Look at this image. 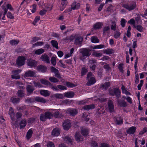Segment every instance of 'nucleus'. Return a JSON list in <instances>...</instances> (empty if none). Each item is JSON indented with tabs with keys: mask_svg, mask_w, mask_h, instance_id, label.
<instances>
[{
	"mask_svg": "<svg viewBox=\"0 0 147 147\" xmlns=\"http://www.w3.org/2000/svg\"><path fill=\"white\" fill-rule=\"evenodd\" d=\"M104 47V45H100L94 46L93 47V49H100L103 48Z\"/></svg>",
	"mask_w": 147,
	"mask_h": 147,
	"instance_id": "6e6d98bb",
	"label": "nucleus"
},
{
	"mask_svg": "<svg viewBox=\"0 0 147 147\" xmlns=\"http://www.w3.org/2000/svg\"><path fill=\"white\" fill-rule=\"evenodd\" d=\"M91 41L92 42L96 43L99 42V40L96 36H92L91 38Z\"/></svg>",
	"mask_w": 147,
	"mask_h": 147,
	"instance_id": "a878e982",
	"label": "nucleus"
},
{
	"mask_svg": "<svg viewBox=\"0 0 147 147\" xmlns=\"http://www.w3.org/2000/svg\"><path fill=\"white\" fill-rule=\"evenodd\" d=\"M54 96L56 98L62 99L64 98V95L60 93H56L54 95Z\"/></svg>",
	"mask_w": 147,
	"mask_h": 147,
	"instance_id": "473e14b6",
	"label": "nucleus"
},
{
	"mask_svg": "<svg viewBox=\"0 0 147 147\" xmlns=\"http://www.w3.org/2000/svg\"><path fill=\"white\" fill-rule=\"evenodd\" d=\"M75 138L76 140L78 142L82 141L83 138L80 135L79 132H77L75 135Z\"/></svg>",
	"mask_w": 147,
	"mask_h": 147,
	"instance_id": "5701e85b",
	"label": "nucleus"
},
{
	"mask_svg": "<svg viewBox=\"0 0 147 147\" xmlns=\"http://www.w3.org/2000/svg\"><path fill=\"white\" fill-rule=\"evenodd\" d=\"M9 114L11 119L13 121L14 120V110L12 107H10L9 110Z\"/></svg>",
	"mask_w": 147,
	"mask_h": 147,
	"instance_id": "4be33fe9",
	"label": "nucleus"
},
{
	"mask_svg": "<svg viewBox=\"0 0 147 147\" xmlns=\"http://www.w3.org/2000/svg\"><path fill=\"white\" fill-rule=\"evenodd\" d=\"M80 4L79 3H77L76 2H74L71 6V7L66 9L65 11L66 12H70L72 10L78 9L80 7Z\"/></svg>",
	"mask_w": 147,
	"mask_h": 147,
	"instance_id": "7ed1b4c3",
	"label": "nucleus"
},
{
	"mask_svg": "<svg viewBox=\"0 0 147 147\" xmlns=\"http://www.w3.org/2000/svg\"><path fill=\"white\" fill-rule=\"evenodd\" d=\"M35 100L37 102L45 103L46 101L45 99L42 97H36L35 98Z\"/></svg>",
	"mask_w": 147,
	"mask_h": 147,
	"instance_id": "bb28decb",
	"label": "nucleus"
},
{
	"mask_svg": "<svg viewBox=\"0 0 147 147\" xmlns=\"http://www.w3.org/2000/svg\"><path fill=\"white\" fill-rule=\"evenodd\" d=\"M51 64L53 65H55L56 64V59L55 57H52L51 60Z\"/></svg>",
	"mask_w": 147,
	"mask_h": 147,
	"instance_id": "5fc2aeb1",
	"label": "nucleus"
},
{
	"mask_svg": "<svg viewBox=\"0 0 147 147\" xmlns=\"http://www.w3.org/2000/svg\"><path fill=\"white\" fill-rule=\"evenodd\" d=\"M51 44L53 47L55 48L56 49H58V43L55 40H52L51 42Z\"/></svg>",
	"mask_w": 147,
	"mask_h": 147,
	"instance_id": "58836bf2",
	"label": "nucleus"
},
{
	"mask_svg": "<svg viewBox=\"0 0 147 147\" xmlns=\"http://www.w3.org/2000/svg\"><path fill=\"white\" fill-rule=\"evenodd\" d=\"M66 85L67 87L69 88H73L76 86V85L69 82H67L66 83Z\"/></svg>",
	"mask_w": 147,
	"mask_h": 147,
	"instance_id": "052dcab7",
	"label": "nucleus"
},
{
	"mask_svg": "<svg viewBox=\"0 0 147 147\" xmlns=\"http://www.w3.org/2000/svg\"><path fill=\"white\" fill-rule=\"evenodd\" d=\"M27 64L31 68L35 67L36 66L37 62L34 60L29 59L27 61Z\"/></svg>",
	"mask_w": 147,
	"mask_h": 147,
	"instance_id": "9d476101",
	"label": "nucleus"
},
{
	"mask_svg": "<svg viewBox=\"0 0 147 147\" xmlns=\"http://www.w3.org/2000/svg\"><path fill=\"white\" fill-rule=\"evenodd\" d=\"M116 26L117 25L115 22L113 21L111 26V29L114 31L116 29Z\"/></svg>",
	"mask_w": 147,
	"mask_h": 147,
	"instance_id": "4c0bfd02",
	"label": "nucleus"
},
{
	"mask_svg": "<svg viewBox=\"0 0 147 147\" xmlns=\"http://www.w3.org/2000/svg\"><path fill=\"white\" fill-rule=\"evenodd\" d=\"M118 103L120 107H125L127 105L126 102L123 100H119L118 101Z\"/></svg>",
	"mask_w": 147,
	"mask_h": 147,
	"instance_id": "c756f323",
	"label": "nucleus"
},
{
	"mask_svg": "<svg viewBox=\"0 0 147 147\" xmlns=\"http://www.w3.org/2000/svg\"><path fill=\"white\" fill-rule=\"evenodd\" d=\"M92 74L91 72H89L87 74V79L88 80V82L86 84L88 86H91L94 84L96 82L95 79L94 78L91 77Z\"/></svg>",
	"mask_w": 147,
	"mask_h": 147,
	"instance_id": "f03ea898",
	"label": "nucleus"
},
{
	"mask_svg": "<svg viewBox=\"0 0 147 147\" xmlns=\"http://www.w3.org/2000/svg\"><path fill=\"white\" fill-rule=\"evenodd\" d=\"M40 120L42 121H45L46 119H47L45 113L44 114H42L40 115Z\"/></svg>",
	"mask_w": 147,
	"mask_h": 147,
	"instance_id": "de8ad7c7",
	"label": "nucleus"
},
{
	"mask_svg": "<svg viewBox=\"0 0 147 147\" xmlns=\"http://www.w3.org/2000/svg\"><path fill=\"white\" fill-rule=\"evenodd\" d=\"M36 72L33 71L29 70L24 73V77L26 78L28 77H33L35 76Z\"/></svg>",
	"mask_w": 147,
	"mask_h": 147,
	"instance_id": "0eeeda50",
	"label": "nucleus"
},
{
	"mask_svg": "<svg viewBox=\"0 0 147 147\" xmlns=\"http://www.w3.org/2000/svg\"><path fill=\"white\" fill-rule=\"evenodd\" d=\"M26 125V120H24L21 121L20 123V129H22Z\"/></svg>",
	"mask_w": 147,
	"mask_h": 147,
	"instance_id": "a19ab883",
	"label": "nucleus"
},
{
	"mask_svg": "<svg viewBox=\"0 0 147 147\" xmlns=\"http://www.w3.org/2000/svg\"><path fill=\"white\" fill-rule=\"evenodd\" d=\"M91 146L92 147H98L97 143L94 141H92L90 143Z\"/></svg>",
	"mask_w": 147,
	"mask_h": 147,
	"instance_id": "774afa93",
	"label": "nucleus"
},
{
	"mask_svg": "<svg viewBox=\"0 0 147 147\" xmlns=\"http://www.w3.org/2000/svg\"><path fill=\"white\" fill-rule=\"evenodd\" d=\"M71 123L70 120H65L63 124V127L65 130H68L71 127Z\"/></svg>",
	"mask_w": 147,
	"mask_h": 147,
	"instance_id": "1a4fd4ad",
	"label": "nucleus"
},
{
	"mask_svg": "<svg viewBox=\"0 0 147 147\" xmlns=\"http://www.w3.org/2000/svg\"><path fill=\"white\" fill-rule=\"evenodd\" d=\"M83 40V38L81 37H78L75 40V43L77 45H78L81 43Z\"/></svg>",
	"mask_w": 147,
	"mask_h": 147,
	"instance_id": "f704fd0d",
	"label": "nucleus"
},
{
	"mask_svg": "<svg viewBox=\"0 0 147 147\" xmlns=\"http://www.w3.org/2000/svg\"><path fill=\"white\" fill-rule=\"evenodd\" d=\"M92 55L96 57H100L102 55V53L99 51H96L94 52Z\"/></svg>",
	"mask_w": 147,
	"mask_h": 147,
	"instance_id": "79ce46f5",
	"label": "nucleus"
},
{
	"mask_svg": "<svg viewBox=\"0 0 147 147\" xmlns=\"http://www.w3.org/2000/svg\"><path fill=\"white\" fill-rule=\"evenodd\" d=\"M136 128L135 126H132L129 127L127 130V134H133L135 132Z\"/></svg>",
	"mask_w": 147,
	"mask_h": 147,
	"instance_id": "6ab92c4d",
	"label": "nucleus"
},
{
	"mask_svg": "<svg viewBox=\"0 0 147 147\" xmlns=\"http://www.w3.org/2000/svg\"><path fill=\"white\" fill-rule=\"evenodd\" d=\"M67 0H61L62 2L61 5H62V7L60 8V10L61 11L63 10L65 7V5L66 3H65V1Z\"/></svg>",
	"mask_w": 147,
	"mask_h": 147,
	"instance_id": "49530a36",
	"label": "nucleus"
},
{
	"mask_svg": "<svg viewBox=\"0 0 147 147\" xmlns=\"http://www.w3.org/2000/svg\"><path fill=\"white\" fill-rule=\"evenodd\" d=\"M60 134V130L59 128H55L53 129L52 132V135L54 136H59Z\"/></svg>",
	"mask_w": 147,
	"mask_h": 147,
	"instance_id": "a211bd4d",
	"label": "nucleus"
},
{
	"mask_svg": "<svg viewBox=\"0 0 147 147\" xmlns=\"http://www.w3.org/2000/svg\"><path fill=\"white\" fill-rule=\"evenodd\" d=\"M103 24L100 22H97L93 26V27L95 29L101 28L103 26Z\"/></svg>",
	"mask_w": 147,
	"mask_h": 147,
	"instance_id": "b1692460",
	"label": "nucleus"
},
{
	"mask_svg": "<svg viewBox=\"0 0 147 147\" xmlns=\"http://www.w3.org/2000/svg\"><path fill=\"white\" fill-rule=\"evenodd\" d=\"M71 102V101L68 100H65L61 101L60 103V105H67Z\"/></svg>",
	"mask_w": 147,
	"mask_h": 147,
	"instance_id": "ea45409f",
	"label": "nucleus"
},
{
	"mask_svg": "<svg viewBox=\"0 0 147 147\" xmlns=\"http://www.w3.org/2000/svg\"><path fill=\"white\" fill-rule=\"evenodd\" d=\"M33 133L31 129H30L28 131L26 135V138L27 139H30L32 136Z\"/></svg>",
	"mask_w": 147,
	"mask_h": 147,
	"instance_id": "e433bc0d",
	"label": "nucleus"
},
{
	"mask_svg": "<svg viewBox=\"0 0 147 147\" xmlns=\"http://www.w3.org/2000/svg\"><path fill=\"white\" fill-rule=\"evenodd\" d=\"M74 51L73 48L71 49L70 50V53L66 54L65 55V58H68L71 56V55L73 53Z\"/></svg>",
	"mask_w": 147,
	"mask_h": 147,
	"instance_id": "09e8293b",
	"label": "nucleus"
},
{
	"mask_svg": "<svg viewBox=\"0 0 147 147\" xmlns=\"http://www.w3.org/2000/svg\"><path fill=\"white\" fill-rule=\"evenodd\" d=\"M40 59L43 61H45L48 63H50L49 59L48 56L46 54H44L41 56Z\"/></svg>",
	"mask_w": 147,
	"mask_h": 147,
	"instance_id": "f3484780",
	"label": "nucleus"
},
{
	"mask_svg": "<svg viewBox=\"0 0 147 147\" xmlns=\"http://www.w3.org/2000/svg\"><path fill=\"white\" fill-rule=\"evenodd\" d=\"M40 81L42 84H43L49 86L51 85V83L46 80L42 79L40 80Z\"/></svg>",
	"mask_w": 147,
	"mask_h": 147,
	"instance_id": "2f4dec72",
	"label": "nucleus"
},
{
	"mask_svg": "<svg viewBox=\"0 0 147 147\" xmlns=\"http://www.w3.org/2000/svg\"><path fill=\"white\" fill-rule=\"evenodd\" d=\"M18 95L19 97L22 98L24 96V94L22 90H19L18 92Z\"/></svg>",
	"mask_w": 147,
	"mask_h": 147,
	"instance_id": "3c124183",
	"label": "nucleus"
},
{
	"mask_svg": "<svg viewBox=\"0 0 147 147\" xmlns=\"http://www.w3.org/2000/svg\"><path fill=\"white\" fill-rule=\"evenodd\" d=\"M19 42L18 40H11L10 41V42L11 44L12 45H15L17 44Z\"/></svg>",
	"mask_w": 147,
	"mask_h": 147,
	"instance_id": "bf43d9fd",
	"label": "nucleus"
},
{
	"mask_svg": "<svg viewBox=\"0 0 147 147\" xmlns=\"http://www.w3.org/2000/svg\"><path fill=\"white\" fill-rule=\"evenodd\" d=\"M80 52L81 53V55H80V58L82 60H84L91 54L90 51L86 48L81 49Z\"/></svg>",
	"mask_w": 147,
	"mask_h": 147,
	"instance_id": "f257e3e1",
	"label": "nucleus"
},
{
	"mask_svg": "<svg viewBox=\"0 0 147 147\" xmlns=\"http://www.w3.org/2000/svg\"><path fill=\"white\" fill-rule=\"evenodd\" d=\"M110 86V84L109 82H107L104 84L101 85V87L104 88L106 89L108 87Z\"/></svg>",
	"mask_w": 147,
	"mask_h": 147,
	"instance_id": "603ef678",
	"label": "nucleus"
},
{
	"mask_svg": "<svg viewBox=\"0 0 147 147\" xmlns=\"http://www.w3.org/2000/svg\"><path fill=\"white\" fill-rule=\"evenodd\" d=\"M87 72V70L84 67L82 68L81 72L82 76H83L85 75Z\"/></svg>",
	"mask_w": 147,
	"mask_h": 147,
	"instance_id": "338daca9",
	"label": "nucleus"
},
{
	"mask_svg": "<svg viewBox=\"0 0 147 147\" xmlns=\"http://www.w3.org/2000/svg\"><path fill=\"white\" fill-rule=\"evenodd\" d=\"M40 17L39 16H37L35 18L34 22H33V24L34 25H36V23L38 22L40 20Z\"/></svg>",
	"mask_w": 147,
	"mask_h": 147,
	"instance_id": "0e129e2a",
	"label": "nucleus"
},
{
	"mask_svg": "<svg viewBox=\"0 0 147 147\" xmlns=\"http://www.w3.org/2000/svg\"><path fill=\"white\" fill-rule=\"evenodd\" d=\"M49 110L52 111L53 115H54V116L55 117L57 118L60 117L61 114L59 112L58 110L55 109L53 110V109H49Z\"/></svg>",
	"mask_w": 147,
	"mask_h": 147,
	"instance_id": "ddd939ff",
	"label": "nucleus"
},
{
	"mask_svg": "<svg viewBox=\"0 0 147 147\" xmlns=\"http://www.w3.org/2000/svg\"><path fill=\"white\" fill-rule=\"evenodd\" d=\"M26 89L28 92L29 93H32L34 90L33 87L30 85H28L27 86Z\"/></svg>",
	"mask_w": 147,
	"mask_h": 147,
	"instance_id": "c85d7f7f",
	"label": "nucleus"
},
{
	"mask_svg": "<svg viewBox=\"0 0 147 147\" xmlns=\"http://www.w3.org/2000/svg\"><path fill=\"white\" fill-rule=\"evenodd\" d=\"M49 79L51 82L54 83H56L59 81L58 80L53 77H50Z\"/></svg>",
	"mask_w": 147,
	"mask_h": 147,
	"instance_id": "a18cd8bd",
	"label": "nucleus"
},
{
	"mask_svg": "<svg viewBox=\"0 0 147 147\" xmlns=\"http://www.w3.org/2000/svg\"><path fill=\"white\" fill-rule=\"evenodd\" d=\"M128 22L131 24L133 25L134 28H136V25L135 23V20L133 18L131 19L129 21H128Z\"/></svg>",
	"mask_w": 147,
	"mask_h": 147,
	"instance_id": "13d9d810",
	"label": "nucleus"
},
{
	"mask_svg": "<svg viewBox=\"0 0 147 147\" xmlns=\"http://www.w3.org/2000/svg\"><path fill=\"white\" fill-rule=\"evenodd\" d=\"M21 70L17 69L12 71V73L13 74L11 75V78L13 79H18L20 78V76L19 74L21 72Z\"/></svg>",
	"mask_w": 147,
	"mask_h": 147,
	"instance_id": "423d86ee",
	"label": "nucleus"
},
{
	"mask_svg": "<svg viewBox=\"0 0 147 147\" xmlns=\"http://www.w3.org/2000/svg\"><path fill=\"white\" fill-rule=\"evenodd\" d=\"M110 30V27L109 26H107L105 27L103 29V34L104 35H106L107 33H109V31Z\"/></svg>",
	"mask_w": 147,
	"mask_h": 147,
	"instance_id": "37998d69",
	"label": "nucleus"
},
{
	"mask_svg": "<svg viewBox=\"0 0 147 147\" xmlns=\"http://www.w3.org/2000/svg\"><path fill=\"white\" fill-rule=\"evenodd\" d=\"M89 132V129L87 128L83 127L81 129V133L84 136H87Z\"/></svg>",
	"mask_w": 147,
	"mask_h": 147,
	"instance_id": "4468645a",
	"label": "nucleus"
},
{
	"mask_svg": "<svg viewBox=\"0 0 147 147\" xmlns=\"http://www.w3.org/2000/svg\"><path fill=\"white\" fill-rule=\"evenodd\" d=\"M26 59L24 57L19 56L17 59L16 64L19 66H22L25 64Z\"/></svg>",
	"mask_w": 147,
	"mask_h": 147,
	"instance_id": "39448f33",
	"label": "nucleus"
},
{
	"mask_svg": "<svg viewBox=\"0 0 147 147\" xmlns=\"http://www.w3.org/2000/svg\"><path fill=\"white\" fill-rule=\"evenodd\" d=\"M95 61L93 60H90L89 61V65L90 69L92 70H94L95 69Z\"/></svg>",
	"mask_w": 147,
	"mask_h": 147,
	"instance_id": "aec40b11",
	"label": "nucleus"
},
{
	"mask_svg": "<svg viewBox=\"0 0 147 147\" xmlns=\"http://www.w3.org/2000/svg\"><path fill=\"white\" fill-rule=\"evenodd\" d=\"M44 44L43 42H38L34 44H33L32 47H35L37 46H42Z\"/></svg>",
	"mask_w": 147,
	"mask_h": 147,
	"instance_id": "c03bdc74",
	"label": "nucleus"
},
{
	"mask_svg": "<svg viewBox=\"0 0 147 147\" xmlns=\"http://www.w3.org/2000/svg\"><path fill=\"white\" fill-rule=\"evenodd\" d=\"M16 84L18 86H19L18 87L20 89H23L25 88L24 86L22 85V84L20 82H17L16 83Z\"/></svg>",
	"mask_w": 147,
	"mask_h": 147,
	"instance_id": "680f3d73",
	"label": "nucleus"
},
{
	"mask_svg": "<svg viewBox=\"0 0 147 147\" xmlns=\"http://www.w3.org/2000/svg\"><path fill=\"white\" fill-rule=\"evenodd\" d=\"M45 113L47 119H50L53 117V115L52 111L51 113L50 112L47 111L45 112Z\"/></svg>",
	"mask_w": 147,
	"mask_h": 147,
	"instance_id": "72a5a7b5",
	"label": "nucleus"
},
{
	"mask_svg": "<svg viewBox=\"0 0 147 147\" xmlns=\"http://www.w3.org/2000/svg\"><path fill=\"white\" fill-rule=\"evenodd\" d=\"M136 6L135 3H131L130 4H125L123 5V7L128 10L131 11L135 9Z\"/></svg>",
	"mask_w": 147,
	"mask_h": 147,
	"instance_id": "20e7f679",
	"label": "nucleus"
},
{
	"mask_svg": "<svg viewBox=\"0 0 147 147\" xmlns=\"http://www.w3.org/2000/svg\"><path fill=\"white\" fill-rule=\"evenodd\" d=\"M127 21L125 20L123 18L121 19V24L122 27H124L125 26V24L126 23Z\"/></svg>",
	"mask_w": 147,
	"mask_h": 147,
	"instance_id": "69168bd1",
	"label": "nucleus"
},
{
	"mask_svg": "<svg viewBox=\"0 0 147 147\" xmlns=\"http://www.w3.org/2000/svg\"><path fill=\"white\" fill-rule=\"evenodd\" d=\"M37 69L39 71L44 72L46 71L47 68L44 65H40L37 67Z\"/></svg>",
	"mask_w": 147,
	"mask_h": 147,
	"instance_id": "2eb2a0df",
	"label": "nucleus"
},
{
	"mask_svg": "<svg viewBox=\"0 0 147 147\" xmlns=\"http://www.w3.org/2000/svg\"><path fill=\"white\" fill-rule=\"evenodd\" d=\"M64 140L65 142L67 143H71L72 142V139L68 136H66Z\"/></svg>",
	"mask_w": 147,
	"mask_h": 147,
	"instance_id": "e2e57ef3",
	"label": "nucleus"
},
{
	"mask_svg": "<svg viewBox=\"0 0 147 147\" xmlns=\"http://www.w3.org/2000/svg\"><path fill=\"white\" fill-rule=\"evenodd\" d=\"M108 105L109 110L110 112H112L114 111V106L112 101L109 100L108 102Z\"/></svg>",
	"mask_w": 147,
	"mask_h": 147,
	"instance_id": "412c9836",
	"label": "nucleus"
},
{
	"mask_svg": "<svg viewBox=\"0 0 147 147\" xmlns=\"http://www.w3.org/2000/svg\"><path fill=\"white\" fill-rule=\"evenodd\" d=\"M109 92L110 94L112 95H116L117 98H119L120 96L121 92L119 89L118 88H115L113 91L112 90H110Z\"/></svg>",
	"mask_w": 147,
	"mask_h": 147,
	"instance_id": "6e6552de",
	"label": "nucleus"
},
{
	"mask_svg": "<svg viewBox=\"0 0 147 147\" xmlns=\"http://www.w3.org/2000/svg\"><path fill=\"white\" fill-rule=\"evenodd\" d=\"M103 52L104 54L107 55L112 54L114 53V51L113 49L109 48L103 50Z\"/></svg>",
	"mask_w": 147,
	"mask_h": 147,
	"instance_id": "cd10ccee",
	"label": "nucleus"
},
{
	"mask_svg": "<svg viewBox=\"0 0 147 147\" xmlns=\"http://www.w3.org/2000/svg\"><path fill=\"white\" fill-rule=\"evenodd\" d=\"M95 107V106L93 104H91L84 106L83 107V109L84 110H88L89 109H92Z\"/></svg>",
	"mask_w": 147,
	"mask_h": 147,
	"instance_id": "393cba45",
	"label": "nucleus"
},
{
	"mask_svg": "<svg viewBox=\"0 0 147 147\" xmlns=\"http://www.w3.org/2000/svg\"><path fill=\"white\" fill-rule=\"evenodd\" d=\"M5 93L4 91V90L3 88H0V99L3 96H5Z\"/></svg>",
	"mask_w": 147,
	"mask_h": 147,
	"instance_id": "864d4df0",
	"label": "nucleus"
},
{
	"mask_svg": "<svg viewBox=\"0 0 147 147\" xmlns=\"http://www.w3.org/2000/svg\"><path fill=\"white\" fill-rule=\"evenodd\" d=\"M45 52L44 50L42 49H40L35 51V54L36 55H40Z\"/></svg>",
	"mask_w": 147,
	"mask_h": 147,
	"instance_id": "c9c22d12",
	"label": "nucleus"
},
{
	"mask_svg": "<svg viewBox=\"0 0 147 147\" xmlns=\"http://www.w3.org/2000/svg\"><path fill=\"white\" fill-rule=\"evenodd\" d=\"M121 89L122 92L123 93L125 94L126 95H131L130 93L126 90V88L124 86L122 85Z\"/></svg>",
	"mask_w": 147,
	"mask_h": 147,
	"instance_id": "7c9ffc66",
	"label": "nucleus"
},
{
	"mask_svg": "<svg viewBox=\"0 0 147 147\" xmlns=\"http://www.w3.org/2000/svg\"><path fill=\"white\" fill-rule=\"evenodd\" d=\"M66 113L69 114L71 115L74 116L78 113L77 110L75 109H68L65 111Z\"/></svg>",
	"mask_w": 147,
	"mask_h": 147,
	"instance_id": "9b49d317",
	"label": "nucleus"
},
{
	"mask_svg": "<svg viewBox=\"0 0 147 147\" xmlns=\"http://www.w3.org/2000/svg\"><path fill=\"white\" fill-rule=\"evenodd\" d=\"M123 119L121 117L117 118L116 120V123L117 124H121L123 123Z\"/></svg>",
	"mask_w": 147,
	"mask_h": 147,
	"instance_id": "8fccbe9b",
	"label": "nucleus"
},
{
	"mask_svg": "<svg viewBox=\"0 0 147 147\" xmlns=\"http://www.w3.org/2000/svg\"><path fill=\"white\" fill-rule=\"evenodd\" d=\"M40 93L41 95L45 97L49 96L50 94V92L48 90H40Z\"/></svg>",
	"mask_w": 147,
	"mask_h": 147,
	"instance_id": "f8f14e48",
	"label": "nucleus"
},
{
	"mask_svg": "<svg viewBox=\"0 0 147 147\" xmlns=\"http://www.w3.org/2000/svg\"><path fill=\"white\" fill-rule=\"evenodd\" d=\"M121 34L120 33L117 31H115L114 34V37L115 38H119Z\"/></svg>",
	"mask_w": 147,
	"mask_h": 147,
	"instance_id": "4d7b16f0",
	"label": "nucleus"
},
{
	"mask_svg": "<svg viewBox=\"0 0 147 147\" xmlns=\"http://www.w3.org/2000/svg\"><path fill=\"white\" fill-rule=\"evenodd\" d=\"M74 93L73 92H66L64 94V96L67 98H72L74 96Z\"/></svg>",
	"mask_w": 147,
	"mask_h": 147,
	"instance_id": "dca6fc26",
	"label": "nucleus"
}]
</instances>
